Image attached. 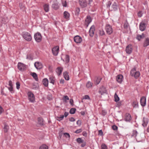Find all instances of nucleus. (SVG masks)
Masks as SVG:
<instances>
[{
	"mask_svg": "<svg viewBox=\"0 0 149 149\" xmlns=\"http://www.w3.org/2000/svg\"><path fill=\"white\" fill-rule=\"evenodd\" d=\"M22 36L25 40L27 41H30L32 39L31 36L30 34L27 32L23 33Z\"/></svg>",
	"mask_w": 149,
	"mask_h": 149,
	"instance_id": "nucleus-1",
	"label": "nucleus"
},
{
	"mask_svg": "<svg viewBox=\"0 0 149 149\" xmlns=\"http://www.w3.org/2000/svg\"><path fill=\"white\" fill-rule=\"evenodd\" d=\"M105 29L107 33L110 35L113 32V29L112 26L109 24H107L105 26Z\"/></svg>",
	"mask_w": 149,
	"mask_h": 149,
	"instance_id": "nucleus-2",
	"label": "nucleus"
},
{
	"mask_svg": "<svg viewBox=\"0 0 149 149\" xmlns=\"http://www.w3.org/2000/svg\"><path fill=\"white\" fill-rule=\"evenodd\" d=\"M28 99L29 101L32 102L35 101V98L34 94L31 92H29L27 93Z\"/></svg>",
	"mask_w": 149,
	"mask_h": 149,
	"instance_id": "nucleus-3",
	"label": "nucleus"
},
{
	"mask_svg": "<svg viewBox=\"0 0 149 149\" xmlns=\"http://www.w3.org/2000/svg\"><path fill=\"white\" fill-rule=\"evenodd\" d=\"M130 74L132 76H134L135 78H137L140 75V72L139 71L136 72L135 69L131 70Z\"/></svg>",
	"mask_w": 149,
	"mask_h": 149,
	"instance_id": "nucleus-4",
	"label": "nucleus"
},
{
	"mask_svg": "<svg viewBox=\"0 0 149 149\" xmlns=\"http://www.w3.org/2000/svg\"><path fill=\"white\" fill-rule=\"evenodd\" d=\"M36 41L38 42H40L42 40V36L41 34L39 33H36L34 36Z\"/></svg>",
	"mask_w": 149,
	"mask_h": 149,
	"instance_id": "nucleus-5",
	"label": "nucleus"
},
{
	"mask_svg": "<svg viewBox=\"0 0 149 149\" xmlns=\"http://www.w3.org/2000/svg\"><path fill=\"white\" fill-rule=\"evenodd\" d=\"M118 8V6L116 2H114L110 8V10L112 11H116Z\"/></svg>",
	"mask_w": 149,
	"mask_h": 149,
	"instance_id": "nucleus-6",
	"label": "nucleus"
},
{
	"mask_svg": "<svg viewBox=\"0 0 149 149\" xmlns=\"http://www.w3.org/2000/svg\"><path fill=\"white\" fill-rule=\"evenodd\" d=\"M34 66L36 69H40L43 67V65L40 62H36L34 63Z\"/></svg>",
	"mask_w": 149,
	"mask_h": 149,
	"instance_id": "nucleus-7",
	"label": "nucleus"
},
{
	"mask_svg": "<svg viewBox=\"0 0 149 149\" xmlns=\"http://www.w3.org/2000/svg\"><path fill=\"white\" fill-rule=\"evenodd\" d=\"M74 41L77 43H80L82 41V38L79 36H76L74 38Z\"/></svg>",
	"mask_w": 149,
	"mask_h": 149,
	"instance_id": "nucleus-8",
	"label": "nucleus"
},
{
	"mask_svg": "<svg viewBox=\"0 0 149 149\" xmlns=\"http://www.w3.org/2000/svg\"><path fill=\"white\" fill-rule=\"evenodd\" d=\"M59 50V47L58 46L53 48L52 49V52L53 54L55 56H57Z\"/></svg>",
	"mask_w": 149,
	"mask_h": 149,
	"instance_id": "nucleus-9",
	"label": "nucleus"
},
{
	"mask_svg": "<svg viewBox=\"0 0 149 149\" xmlns=\"http://www.w3.org/2000/svg\"><path fill=\"white\" fill-rule=\"evenodd\" d=\"M146 27V24L145 22L142 21L139 25V29L141 31H143Z\"/></svg>",
	"mask_w": 149,
	"mask_h": 149,
	"instance_id": "nucleus-10",
	"label": "nucleus"
},
{
	"mask_svg": "<svg viewBox=\"0 0 149 149\" xmlns=\"http://www.w3.org/2000/svg\"><path fill=\"white\" fill-rule=\"evenodd\" d=\"M140 104L141 106L143 107H144L146 103V98L144 96L142 97L140 100Z\"/></svg>",
	"mask_w": 149,
	"mask_h": 149,
	"instance_id": "nucleus-11",
	"label": "nucleus"
},
{
	"mask_svg": "<svg viewBox=\"0 0 149 149\" xmlns=\"http://www.w3.org/2000/svg\"><path fill=\"white\" fill-rule=\"evenodd\" d=\"M95 31V27L93 25L91 27L89 30V35L91 37H92L94 35V31Z\"/></svg>",
	"mask_w": 149,
	"mask_h": 149,
	"instance_id": "nucleus-12",
	"label": "nucleus"
},
{
	"mask_svg": "<svg viewBox=\"0 0 149 149\" xmlns=\"http://www.w3.org/2000/svg\"><path fill=\"white\" fill-rule=\"evenodd\" d=\"M17 67L18 69L20 71L23 70L26 68L25 65L20 62L18 63Z\"/></svg>",
	"mask_w": 149,
	"mask_h": 149,
	"instance_id": "nucleus-13",
	"label": "nucleus"
},
{
	"mask_svg": "<svg viewBox=\"0 0 149 149\" xmlns=\"http://www.w3.org/2000/svg\"><path fill=\"white\" fill-rule=\"evenodd\" d=\"M79 3L80 6L82 8L86 6L87 4L86 0H79Z\"/></svg>",
	"mask_w": 149,
	"mask_h": 149,
	"instance_id": "nucleus-14",
	"label": "nucleus"
},
{
	"mask_svg": "<svg viewBox=\"0 0 149 149\" xmlns=\"http://www.w3.org/2000/svg\"><path fill=\"white\" fill-rule=\"evenodd\" d=\"M132 49L131 45H129L126 47L125 51L127 54H130L132 52Z\"/></svg>",
	"mask_w": 149,
	"mask_h": 149,
	"instance_id": "nucleus-15",
	"label": "nucleus"
},
{
	"mask_svg": "<svg viewBox=\"0 0 149 149\" xmlns=\"http://www.w3.org/2000/svg\"><path fill=\"white\" fill-rule=\"evenodd\" d=\"M52 7L55 10H57L59 8V3L56 0L53 2V3L52 4Z\"/></svg>",
	"mask_w": 149,
	"mask_h": 149,
	"instance_id": "nucleus-16",
	"label": "nucleus"
},
{
	"mask_svg": "<svg viewBox=\"0 0 149 149\" xmlns=\"http://www.w3.org/2000/svg\"><path fill=\"white\" fill-rule=\"evenodd\" d=\"M92 21L91 18L90 16H87L86 19L85 20V24L88 27L89 24Z\"/></svg>",
	"mask_w": 149,
	"mask_h": 149,
	"instance_id": "nucleus-17",
	"label": "nucleus"
},
{
	"mask_svg": "<svg viewBox=\"0 0 149 149\" xmlns=\"http://www.w3.org/2000/svg\"><path fill=\"white\" fill-rule=\"evenodd\" d=\"M116 80L119 83H121L123 80V76L121 74H119L117 76Z\"/></svg>",
	"mask_w": 149,
	"mask_h": 149,
	"instance_id": "nucleus-18",
	"label": "nucleus"
},
{
	"mask_svg": "<svg viewBox=\"0 0 149 149\" xmlns=\"http://www.w3.org/2000/svg\"><path fill=\"white\" fill-rule=\"evenodd\" d=\"M132 119L131 115L129 113H126L125 115V120L126 122H129Z\"/></svg>",
	"mask_w": 149,
	"mask_h": 149,
	"instance_id": "nucleus-19",
	"label": "nucleus"
},
{
	"mask_svg": "<svg viewBox=\"0 0 149 149\" xmlns=\"http://www.w3.org/2000/svg\"><path fill=\"white\" fill-rule=\"evenodd\" d=\"M63 70V68L61 67H58L56 69V71L58 75H60Z\"/></svg>",
	"mask_w": 149,
	"mask_h": 149,
	"instance_id": "nucleus-20",
	"label": "nucleus"
},
{
	"mask_svg": "<svg viewBox=\"0 0 149 149\" xmlns=\"http://www.w3.org/2000/svg\"><path fill=\"white\" fill-rule=\"evenodd\" d=\"M99 91V93L102 95L106 93V90L105 88L102 86L100 88Z\"/></svg>",
	"mask_w": 149,
	"mask_h": 149,
	"instance_id": "nucleus-21",
	"label": "nucleus"
},
{
	"mask_svg": "<svg viewBox=\"0 0 149 149\" xmlns=\"http://www.w3.org/2000/svg\"><path fill=\"white\" fill-rule=\"evenodd\" d=\"M143 123L142 124V125L144 127H146L147 126L148 123V118H143Z\"/></svg>",
	"mask_w": 149,
	"mask_h": 149,
	"instance_id": "nucleus-22",
	"label": "nucleus"
},
{
	"mask_svg": "<svg viewBox=\"0 0 149 149\" xmlns=\"http://www.w3.org/2000/svg\"><path fill=\"white\" fill-rule=\"evenodd\" d=\"M149 45V38H146L144 42L143 46L144 47H146Z\"/></svg>",
	"mask_w": 149,
	"mask_h": 149,
	"instance_id": "nucleus-23",
	"label": "nucleus"
},
{
	"mask_svg": "<svg viewBox=\"0 0 149 149\" xmlns=\"http://www.w3.org/2000/svg\"><path fill=\"white\" fill-rule=\"evenodd\" d=\"M63 16L66 19H68L70 16V14L68 12L65 11L63 13Z\"/></svg>",
	"mask_w": 149,
	"mask_h": 149,
	"instance_id": "nucleus-24",
	"label": "nucleus"
},
{
	"mask_svg": "<svg viewBox=\"0 0 149 149\" xmlns=\"http://www.w3.org/2000/svg\"><path fill=\"white\" fill-rule=\"evenodd\" d=\"M63 74L65 79L66 80H69L70 78L68 73L67 72H63Z\"/></svg>",
	"mask_w": 149,
	"mask_h": 149,
	"instance_id": "nucleus-25",
	"label": "nucleus"
},
{
	"mask_svg": "<svg viewBox=\"0 0 149 149\" xmlns=\"http://www.w3.org/2000/svg\"><path fill=\"white\" fill-rule=\"evenodd\" d=\"M145 37V35L142 33L141 35H137L136 37V39L139 41H140L141 39L144 38Z\"/></svg>",
	"mask_w": 149,
	"mask_h": 149,
	"instance_id": "nucleus-26",
	"label": "nucleus"
},
{
	"mask_svg": "<svg viewBox=\"0 0 149 149\" xmlns=\"http://www.w3.org/2000/svg\"><path fill=\"white\" fill-rule=\"evenodd\" d=\"M43 84L45 86L47 87L48 85V80L47 78H45L42 80Z\"/></svg>",
	"mask_w": 149,
	"mask_h": 149,
	"instance_id": "nucleus-27",
	"label": "nucleus"
},
{
	"mask_svg": "<svg viewBox=\"0 0 149 149\" xmlns=\"http://www.w3.org/2000/svg\"><path fill=\"white\" fill-rule=\"evenodd\" d=\"M101 78L100 77H95L94 82L96 84H98L100 82L101 80Z\"/></svg>",
	"mask_w": 149,
	"mask_h": 149,
	"instance_id": "nucleus-28",
	"label": "nucleus"
},
{
	"mask_svg": "<svg viewBox=\"0 0 149 149\" xmlns=\"http://www.w3.org/2000/svg\"><path fill=\"white\" fill-rule=\"evenodd\" d=\"M49 79L50 81V83L52 84L53 85L54 84L55 79V77L51 76L49 77Z\"/></svg>",
	"mask_w": 149,
	"mask_h": 149,
	"instance_id": "nucleus-29",
	"label": "nucleus"
},
{
	"mask_svg": "<svg viewBox=\"0 0 149 149\" xmlns=\"http://www.w3.org/2000/svg\"><path fill=\"white\" fill-rule=\"evenodd\" d=\"M93 85V83L90 81H88L86 83V86L87 88H91L92 87Z\"/></svg>",
	"mask_w": 149,
	"mask_h": 149,
	"instance_id": "nucleus-30",
	"label": "nucleus"
},
{
	"mask_svg": "<svg viewBox=\"0 0 149 149\" xmlns=\"http://www.w3.org/2000/svg\"><path fill=\"white\" fill-rule=\"evenodd\" d=\"M49 5L46 4L44 6V8L46 12L49 11Z\"/></svg>",
	"mask_w": 149,
	"mask_h": 149,
	"instance_id": "nucleus-31",
	"label": "nucleus"
},
{
	"mask_svg": "<svg viewBox=\"0 0 149 149\" xmlns=\"http://www.w3.org/2000/svg\"><path fill=\"white\" fill-rule=\"evenodd\" d=\"M38 122L39 125H43V121L42 118H38Z\"/></svg>",
	"mask_w": 149,
	"mask_h": 149,
	"instance_id": "nucleus-32",
	"label": "nucleus"
},
{
	"mask_svg": "<svg viewBox=\"0 0 149 149\" xmlns=\"http://www.w3.org/2000/svg\"><path fill=\"white\" fill-rule=\"evenodd\" d=\"M4 132H7L9 130V126L6 123L4 124Z\"/></svg>",
	"mask_w": 149,
	"mask_h": 149,
	"instance_id": "nucleus-33",
	"label": "nucleus"
},
{
	"mask_svg": "<svg viewBox=\"0 0 149 149\" xmlns=\"http://www.w3.org/2000/svg\"><path fill=\"white\" fill-rule=\"evenodd\" d=\"M124 28L125 29L127 30L129 29V25L127 22H125L124 24Z\"/></svg>",
	"mask_w": 149,
	"mask_h": 149,
	"instance_id": "nucleus-34",
	"label": "nucleus"
},
{
	"mask_svg": "<svg viewBox=\"0 0 149 149\" xmlns=\"http://www.w3.org/2000/svg\"><path fill=\"white\" fill-rule=\"evenodd\" d=\"M32 76L36 81L38 80L37 75L36 73L34 72L32 74Z\"/></svg>",
	"mask_w": 149,
	"mask_h": 149,
	"instance_id": "nucleus-35",
	"label": "nucleus"
},
{
	"mask_svg": "<svg viewBox=\"0 0 149 149\" xmlns=\"http://www.w3.org/2000/svg\"><path fill=\"white\" fill-rule=\"evenodd\" d=\"M132 106L134 107H138V103L136 101H134L132 103Z\"/></svg>",
	"mask_w": 149,
	"mask_h": 149,
	"instance_id": "nucleus-36",
	"label": "nucleus"
},
{
	"mask_svg": "<svg viewBox=\"0 0 149 149\" xmlns=\"http://www.w3.org/2000/svg\"><path fill=\"white\" fill-rule=\"evenodd\" d=\"M48 147L46 145L43 144L39 148V149H48Z\"/></svg>",
	"mask_w": 149,
	"mask_h": 149,
	"instance_id": "nucleus-37",
	"label": "nucleus"
},
{
	"mask_svg": "<svg viewBox=\"0 0 149 149\" xmlns=\"http://www.w3.org/2000/svg\"><path fill=\"white\" fill-rule=\"evenodd\" d=\"M80 8H76L75 11V14L77 16H78L80 13Z\"/></svg>",
	"mask_w": 149,
	"mask_h": 149,
	"instance_id": "nucleus-38",
	"label": "nucleus"
},
{
	"mask_svg": "<svg viewBox=\"0 0 149 149\" xmlns=\"http://www.w3.org/2000/svg\"><path fill=\"white\" fill-rule=\"evenodd\" d=\"M115 101L116 102H117L119 100V98L117 95L116 93L114 95Z\"/></svg>",
	"mask_w": 149,
	"mask_h": 149,
	"instance_id": "nucleus-39",
	"label": "nucleus"
},
{
	"mask_svg": "<svg viewBox=\"0 0 149 149\" xmlns=\"http://www.w3.org/2000/svg\"><path fill=\"white\" fill-rule=\"evenodd\" d=\"M64 117V116L63 115H61L60 116L57 117V120L59 121L62 120Z\"/></svg>",
	"mask_w": 149,
	"mask_h": 149,
	"instance_id": "nucleus-40",
	"label": "nucleus"
},
{
	"mask_svg": "<svg viewBox=\"0 0 149 149\" xmlns=\"http://www.w3.org/2000/svg\"><path fill=\"white\" fill-rule=\"evenodd\" d=\"M76 140L77 141V142L79 143H83L84 141L83 140H82L81 138H80L77 139Z\"/></svg>",
	"mask_w": 149,
	"mask_h": 149,
	"instance_id": "nucleus-41",
	"label": "nucleus"
},
{
	"mask_svg": "<svg viewBox=\"0 0 149 149\" xmlns=\"http://www.w3.org/2000/svg\"><path fill=\"white\" fill-rule=\"evenodd\" d=\"M65 61L66 63H68L70 61V58L69 55H67L65 56Z\"/></svg>",
	"mask_w": 149,
	"mask_h": 149,
	"instance_id": "nucleus-42",
	"label": "nucleus"
},
{
	"mask_svg": "<svg viewBox=\"0 0 149 149\" xmlns=\"http://www.w3.org/2000/svg\"><path fill=\"white\" fill-rule=\"evenodd\" d=\"M76 110L75 108H71L70 111V113L71 114H73L75 113Z\"/></svg>",
	"mask_w": 149,
	"mask_h": 149,
	"instance_id": "nucleus-43",
	"label": "nucleus"
},
{
	"mask_svg": "<svg viewBox=\"0 0 149 149\" xmlns=\"http://www.w3.org/2000/svg\"><path fill=\"white\" fill-rule=\"evenodd\" d=\"M138 134L136 130H134L133 131V133L132 135V136L136 137Z\"/></svg>",
	"mask_w": 149,
	"mask_h": 149,
	"instance_id": "nucleus-44",
	"label": "nucleus"
},
{
	"mask_svg": "<svg viewBox=\"0 0 149 149\" xmlns=\"http://www.w3.org/2000/svg\"><path fill=\"white\" fill-rule=\"evenodd\" d=\"M99 34L100 36H103L105 35V32L103 30L99 31Z\"/></svg>",
	"mask_w": 149,
	"mask_h": 149,
	"instance_id": "nucleus-45",
	"label": "nucleus"
},
{
	"mask_svg": "<svg viewBox=\"0 0 149 149\" xmlns=\"http://www.w3.org/2000/svg\"><path fill=\"white\" fill-rule=\"evenodd\" d=\"M101 149H108L107 146L104 143H103L101 146Z\"/></svg>",
	"mask_w": 149,
	"mask_h": 149,
	"instance_id": "nucleus-46",
	"label": "nucleus"
},
{
	"mask_svg": "<svg viewBox=\"0 0 149 149\" xmlns=\"http://www.w3.org/2000/svg\"><path fill=\"white\" fill-rule=\"evenodd\" d=\"M69 99L68 96L67 95H65L63 97V100L64 102H66L67 100H68Z\"/></svg>",
	"mask_w": 149,
	"mask_h": 149,
	"instance_id": "nucleus-47",
	"label": "nucleus"
},
{
	"mask_svg": "<svg viewBox=\"0 0 149 149\" xmlns=\"http://www.w3.org/2000/svg\"><path fill=\"white\" fill-rule=\"evenodd\" d=\"M38 85L37 84L33 83V88L35 89H37Z\"/></svg>",
	"mask_w": 149,
	"mask_h": 149,
	"instance_id": "nucleus-48",
	"label": "nucleus"
},
{
	"mask_svg": "<svg viewBox=\"0 0 149 149\" xmlns=\"http://www.w3.org/2000/svg\"><path fill=\"white\" fill-rule=\"evenodd\" d=\"M16 87L17 89L18 90H19L20 88V83L18 81L16 83Z\"/></svg>",
	"mask_w": 149,
	"mask_h": 149,
	"instance_id": "nucleus-49",
	"label": "nucleus"
},
{
	"mask_svg": "<svg viewBox=\"0 0 149 149\" xmlns=\"http://www.w3.org/2000/svg\"><path fill=\"white\" fill-rule=\"evenodd\" d=\"M26 59L29 60H32L33 59L31 55L30 54H28L27 56Z\"/></svg>",
	"mask_w": 149,
	"mask_h": 149,
	"instance_id": "nucleus-50",
	"label": "nucleus"
},
{
	"mask_svg": "<svg viewBox=\"0 0 149 149\" xmlns=\"http://www.w3.org/2000/svg\"><path fill=\"white\" fill-rule=\"evenodd\" d=\"M8 88L9 90L11 93H13L14 92V91H13V86H11L8 87Z\"/></svg>",
	"mask_w": 149,
	"mask_h": 149,
	"instance_id": "nucleus-51",
	"label": "nucleus"
},
{
	"mask_svg": "<svg viewBox=\"0 0 149 149\" xmlns=\"http://www.w3.org/2000/svg\"><path fill=\"white\" fill-rule=\"evenodd\" d=\"M111 4V3L110 1L107 2V8H109Z\"/></svg>",
	"mask_w": 149,
	"mask_h": 149,
	"instance_id": "nucleus-52",
	"label": "nucleus"
},
{
	"mask_svg": "<svg viewBox=\"0 0 149 149\" xmlns=\"http://www.w3.org/2000/svg\"><path fill=\"white\" fill-rule=\"evenodd\" d=\"M143 14L141 11H139L138 13V16L139 17H141L142 16Z\"/></svg>",
	"mask_w": 149,
	"mask_h": 149,
	"instance_id": "nucleus-53",
	"label": "nucleus"
},
{
	"mask_svg": "<svg viewBox=\"0 0 149 149\" xmlns=\"http://www.w3.org/2000/svg\"><path fill=\"white\" fill-rule=\"evenodd\" d=\"M83 99L90 100V98L88 95H86L84 96Z\"/></svg>",
	"mask_w": 149,
	"mask_h": 149,
	"instance_id": "nucleus-54",
	"label": "nucleus"
},
{
	"mask_svg": "<svg viewBox=\"0 0 149 149\" xmlns=\"http://www.w3.org/2000/svg\"><path fill=\"white\" fill-rule=\"evenodd\" d=\"M112 129L114 130H117L118 127L115 125H113L112 126Z\"/></svg>",
	"mask_w": 149,
	"mask_h": 149,
	"instance_id": "nucleus-55",
	"label": "nucleus"
},
{
	"mask_svg": "<svg viewBox=\"0 0 149 149\" xmlns=\"http://www.w3.org/2000/svg\"><path fill=\"white\" fill-rule=\"evenodd\" d=\"M82 131V129H79L76 130L75 132V133H77V134H78V133L81 132Z\"/></svg>",
	"mask_w": 149,
	"mask_h": 149,
	"instance_id": "nucleus-56",
	"label": "nucleus"
},
{
	"mask_svg": "<svg viewBox=\"0 0 149 149\" xmlns=\"http://www.w3.org/2000/svg\"><path fill=\"white\" fill-rule=\"evenodd\" d=\"M98 134L101 136L103 135V133L102 130H99L98 131Z\"/></svg>",
	"mask_w": 149,
	"mask_h": 149,
	"instance_id": "nucleus-57",
	"label": "nucleus"
},
{
	"mask_svg": "<svg viewBox=\"0 0 149 149\" xmlns=\"http://www.w3.org/2000/svg\"><path fill=\"white\" fill-rule=\"evenodd\" d=\"M62 3L63 6L64 7H66L67 6V4L66 1H64L62 2Z\"/></svg>",
	"mask_w": 149,
	"mask_h": 149,
	"instance_id": "nucleus-58",
	"label": "nucleus"
},
{
	"mask_svg": "<svg viewBox=\"0 0 149 149\" xmlns=\"http://www.w3.org/2000/svg\"><path fill=\"white\" fill-rule=\"evenodd\" d=\"M77 124L79 126H80L81 124V121L80 120H78L77 123Z\"/></svg>",
	"mask_w": 149,
	"mask_h": 149,
	"instance_id": "nucleus-59",
	"label": "nucleus"
},
{
	"mask_svg": "<svg viewBox=\"0 0 149 149\" xmlns=\"http://www.w3.org/2000/svg\"><path fill=\"white\" fill-rule=\"evenodd\" d=\"M63 134L65 136L67 137V136H68L69 138L70 137V135L68 133H63Z\"/></svg>",
	"mask_w": 149,
	"mask_h": 149,
	"instance_id": "nucleus-60",
	"label": "nucleus"
},
{
	"mask_svg": "<svg viewBox=\"0 0 149 149\" xmlns=\"http://www.w3.org/2000/svg\"><path fill=\"white\" fill-rule=\"evenodd\" d=\"M9 86L10 87L13 86L12 82L11 80L9 81Z\"/></svg>",
	"mask_w": 149,
	"mask_h": 149,
	"instance_id": "nucleus-61",
	"label": "nucleus"
},
{
	"mask_svg": "<svg viewBox=\"0 0 149 149\" xmlns=\"http://www.w3.org/2000/svg\"><path fill=\"white\" fill-rule=\"evenodd\" d=\"M69 120L71 122H74L75 121V119L72 117H71L69 118Z\"/></svg>",
	"mask_w": 149,
	"mask_h": 149,
	"instance_id": "nucleus-62",
	"label": "nucleus"
},
{
	"mask_svg": "<svg viewBox=\"0 0 149 149\" xmlns=\"http://www.w3.org/2000/svg\"><path fill=\"white\" fill-rule=\"evenodd\" d=\"M3 111V110L2 107L1 106H0V114L2 113Z\"/></svg>",
	"mask_w": 149,
	"mask_h": 149,
	"instance_id": "nucleus-63",
	"label": "nucleus"
},
{
	"mask_svg": "<svg viewBox=\"0 0 149 149\" xmlns=\"http://www.w3.org/2000/svg\"><path fill=\"white\" fill-rule=\"evenodd\" d=\"M69 113L68 112H65L64 114V116L65 117H66L68 115Z\"/></svg>",
	"mask_w": 149,
	"mask_h": 149,
	"instance_id": "nucleus-64",
	"label": "nucleus"
}]
</instances>
